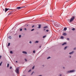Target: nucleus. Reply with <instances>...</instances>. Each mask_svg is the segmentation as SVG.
I'll return each mask as SVG.
<instances>
[{
  "instance_id": "obj_27",
  "label": "nucleus",
  "mask_w": 76,
  "mask_h": 76,
  "mask_svg": "<svg viewBox=\"0 0 76 76\" xmlns=\"http://www.w3.org/2000/svg\"><path fill=\"white\" fill-rule=\"evenodd\" d=\"M34 29H32V30H31V31H34Z\"/></svg>"
},
{
  "instance_id": "obj_1",
  "label": "nucleus",
  "mask_w": 76,
  "mask_h": 76,
  "mask_svg": "<svg viewBox=\"0 0 76 76\" xmlns=\"http://www.w3.org/2000/svg\"><path fill=\"white\" fill-rule=\"evenodd\" d=\"M74 19H75V17L74 16L72 17L70 20L69 22H72V21H73L74 20Z\"/></svg>"
},
{
  "instance_id": "obj_30",
  "label": "nucleus",
  "mask_w": 76,
  "mask_h": 76,
  "mask_svg": "<svg viewBox=\"0 0 76 76\" xmlns=\"http://www.w3.org/2000/svg\"><path fill=\"white\" fill-rule=\"evenodd\" d=\"M31 70H29L28 71V72H31Z\"/></svg>"
},
{
  "instance_id": "obj_20",
  "label": "nucleus",
  "mask_w": 76,
  "mask_h": 76,
  "mask_svg": "<svg viewBox=\"0 0 76 76\" xmlns=\"http://www.w3.org/2000/svg\"><path fill=\"white\" fill-rule=\"evenodd\" d=\"M2 64V62H1L0 63V66H1Z\"/></svg>"
},
{
  "instance_id": "obj_10",
  "label": "nucleus",
  "mask_w": 76,
  "mask_h": 76,
  "mask_svg": "<svg viewBox=\"0 0 76 76\" xmlns=\"http://www.w3.org/2000/svg\"><path fill=\"white\" fill-rule=\"evenodd\" d=\"M66 44V42H65L64 43L62 44V45H65Z\"/></svg>"
},
{
  "instance_id": "obj_29",
  "label": "nucleus",
  "mask_w": 76,
  "mask_h": 76,
  "mask_svg": "<svg viewBox=\"0 0 76 76\" xmlns=\"http://www.w3.org/2000/svg\"><path fill=\"white\" fill-rule=\"evenodd\" d=\"M22 31V29H21V28L20 29V31Z\"/></svg>"
},
{
  "instance_id": "obj_7",
  "label": "nucleus",
  "mask_w": 76,
  "mask_h": 76,
  "mask_svg": "<svg viewBox=\"0 0 76 76\" xmlns=\"http://www.w3.org/2000/svg\"><path fill=\"white\" fill-rule=\"evenodd\" d=\"M74 52H75L74 51H72V52L69 53V54H72L74 53Z\"/></svg>"
},
{
  "instance_id": "obj_50",
  "label": "nucleus",
  "mask_w": 76,
  "mask_h": 76,
  "mask_svg": "<svg viewBox=\"0 0 76 76\" xmlns=\"http://www.w3.org/2000/svg\"><path fill=\"white\" fill-rule=\"evenodd\" d=\"M43 66H44V65H43Z\"/></svg>"
},
{
  "instance_id": "obj_14",
  "label": "nucleus",
  "mask_w": 76,
  "mask_h": 76,
  "mask_svg": "<svg viewBox=\"0 0 76 76\" xmlns=\"http://www.w3.org/2000/svg\"><path fill=\"white\" fill-rule=\"evenodd\" d=\"M61 39H64V37L63 36L61 37Z\"/></svg>"
},
{
  "instance_id": "obj_19",
  "label": "nucleus",
  "mask_w": 76,
  "mask_h": 76,
  "mask_svg": "<svg viewBox=\"0 0 76 76\" xmlns=\"http://www.w3.org/2000/svg\"><path fill=\"white\" fill-rule=\"evenodd\" d=\"M10 53L11 54H13V52H12V51H10Z\"/></svg>"
},
{
  "instance_id": "obj_3",
  "label": "nucleus",
  "mask_w": 76,
  "mask_h": 76,
  "mask_svg": "<svg viewBox=\"0 0 76 76\" xmlns=\"http://www.w3.org/2000/svg\"><path fill=\"white\" fill-rule=\"evenodd\" d=\"M73 72H74V70L68 71L67 72V73H73Z\"/></svg>"
},
{
  "instance_id": "obj_44",
  "label": "nucleus",
  "mask_w": 76,
  "mask_h": 76,
  "mask_svg": "<svg viewBox=\"0 0 76 76\" xmlns=\"http://www.w3.org/2000/svg\"><path fill=\"white\" fill-rule=\"evenodd\" d=\"M69 57H70V58H71V56H70Z\"/></svg>"
},
{
  "instance_id": "obj_15",
  "label": "nucleus",
  "mask_w": 76,
  "mask_h": 76,
  "mask_svg": "<svg viewBox=\"0 0 76 76\" xmlns=\"http://www.w3.org/2000/svg\"><path fill=\"white\" fill-rule=\"evenodd\" d=\"M46 36L45 35V36H43V38H45V37H46Z\"/></svg>"
},
{
  "instance_id": "obj_5",
  "label": "nucleus",
  "mask_w": 76,
  "mask_h": 76,
  "mask_svg": "<svg viewBox=\"0 0 76 76\" xmlns=\"http://www.w3.org/2000/svg\"><path fill=\"white\" fill-rule=\"evenodd\" d=\"M10 10V9L9 8L7 9V8H6L5 9V12H6V11H7V10Z\"/></svg>"
},
{
  "instance_id": "obj_12",
  "label": "nucleus",
  "mask_w": 76,
  "mask_h": 76,
  "mask_svg": "<svg viewBox=\"0 0 76 76\" xmlns=\"http://www.w3.org/2000/svg\"><path fill=\"white\" fill-rule=\"evenodd\" d=\"M67 30V28H64V31H66Z\"/></svg>"
},
{
  "instance_id": "obj_31",
  "label": "nucleus",
  "mask_w": 76,
  "mask_h": 76,
  "mask_svg": "<svg viewBox=\"0 0 76 76\" xmlns=\"http://www.w3.org/2000/svg\"><path fill=\"white\" fill-rule=\"evenodd\" d=\"M67 40H68V41H69V40H70V39H69V38H67Z\"/></svg>"
},
{
  "instance_id": "obj_25",
  "label": "nucleus",
  "mask_w": 76,
  "mask_h": 76,
  "mask_svg": "<svg viewBox=\"0 0 76 76\" xmlns=\"http://www.w3.org/2000/svg\"><path fill=\"white\" fill-rule=\"evenodd\" d=\"M34 67H35V66H33V67L32 68V69H34Z\"/></svg>"
},
{
  "instance_id": "obj_22",
  "label": "nucleus",
  "mask_w": 76,
  "mask_h": 76,
  "mask_svg": "<svg viewBox=\"0 0 76 76\" xmlns=\"http://www.w3.org/2000/svg\"><path fill=\"white\" fill-rule=\"evenodd\" d=\"M10 43H9L8 45V46H10Z\"/></svg>"
},
{
  "instance_id": "obj_23",
  "label": "nucleus",
  "mask_w": 76,
  "mask_h": 76,
  "mask_svg": "<svg viewBox=\"0 0 76 76\" xmlns=\"http://www.w3.org/2000/svg\"><path fill=\"white\" fill-rule=\"evenodd\" d=\"M66 48H67V46L65 47L64 48V50H66Z\"/></svg>"
},
{
  "instance_id": "obj_17",
  "label": "nucleus",
  "mask_w": 76,
  "mask_h": 76,
  "mask_svg": "<svg viewBox=\"0 0 76 76\" xmlns=\"http://www.w3.org/2000/svg\"><path fill=\"white\" fill-rule=\"evenodd\" d=\"M39 41H36V42H35L36 43H38V42H39Z\"/></svg>"
},
{
  "instance_id": "obj_40",
  "label": "nucleus",
  "mask_w": 76,
  "mask_h": 76,
  "mask_svg": "<svg viewBox=\"0 0 76 76\" xmlns=\"http://www.w3.org/2000/svg\"><path fill=\"white\" fill-rule=\"evenodd\" d=\"M34 26H32V28H34Z\"/></svg>"
},
{
  "instance_id": "obj_4",
  "label": "nucleus",
  "mask_w": 76,
  "mask_h": 76,
  "mask_svg": "<svg viewBox=\"0 0 76 76\" xmlns=\"http://www.w3.org/2000/svg\"><path fill=\"white\" fill-rule=\"evenodd\" d=\"M23 7H18L16 8V9H19H19H22V8H23Z\"/></svg>"
},
{
  "instance_id": "obj_2",
  "label": "nucleus",
  "mask_w": 76,
  "mask_h": 76,
  "mask_svg": "<svg viewBox=\"0 0 76 76\" xmlns=\"http://www.w3.org/2000/svg\"><path fill=\"white\" fill-rule=\"evenodd\" d=\"M15 72L16 73H18V74H19V69H18V68H17V69H16L15 70Z\"/></svg>"
},
{
  "instance_id": "obj_9",
  "label": "nucleus",
  "mask_w": 76,
  "mask_h": 76,
  "mask_svg": "<svg viewBox=\"0 0 76 76\" xmlns=\"http://www.w3.org/2000/svg\"><path fill=\"white\" fill-rule=\"evenodd\" d=\"M38 26H39L38 27V28H41V25L39 24Z\"/></svg>"
},
{
  "instance_id": "obj_16",
  "label": "nucleus",
  "mask_w": 76,
  "mask_h": 76,
  "mask_svg": "<svg viewBox=\"0 0 76 76\" xmlns=\"http://www.w3.org/2000/svg\"><path fill=\"white\" fill-rule=\"evenodd\" d=\"M9 39H12V37L11 36H9Z\"/></svg>"
},
{
  "instance_id": "obj_43",
  "label": "nucleus",
  "mask_w": 76,
  "mask_h": 76,
  "mask_svg": "<svg viewBox=\"0 0 76 76\" xmlns=\"http://www.w3.org/2000/svg\"><path fill=\"white\" fill-rule=\"evenodd\" d=\"M41 46H39V48H41Z\"/></svg>"
},
{
  "instance_id": "obj_41",
  "label": "nucleus",
  "mask_w": 76,
  "mask_h": 76,
  "mask_svg": "<svg viewBox=\"0 0 76 76\" xmlns=\"http://www.w3.org/2000/svg\"><path fill=\"white\" fill-rule=\"evenodd\" d=\"M60 76H62V75H61V74H60Z\"/></svg>"
},
{
  "instance_id": "obj_34",
  "label": "nucleus",
  "mask_w": 76,
  "mask_h": 76,
  "mask_svg": "<svg viewBox=\"0 0 76 76\" xmlns=\"http://www.w3.org/2000/svg\"><path fill=\"white\" fill-rule=\"evenodd\" d=\"M11 15V13H10L8 14V15Z\"/></svg>"
},
{
  "instance_id": "obj_18",
  "label": "nucleus",
  "mask_w": 76,
  "mask_h": 76,
  "mask_svg": "<svg viewBox=\"0 0 76 76\" xmlns=\"http://www.w3.org/2000/svg\"><path fill=\"white\" fill-rule=\"evenodd\" d=\"M49 58H50V56H49L47 58V59L48 60V59H49Z\"/></svg>"
},
{
  "instance_id": "obj_45",
  "label": "nucleus",
  "mask_w": 76,
  "mask_h": 76,
  "mask_svg": "<svg viewBox=\"0 0 76 76\" xmlns=\"http://www.w3.org/2000/svg\"><path fill=\"white\" fill-rule=\"evenodd\" d=\"M45 29H43V30H44V31H45Z\"/></svg>"
},
{
  "instance_id": "obj_8",
  "label": "nucleus",
  "mask_w": 76,
  "mask_h": 76,
  "mask_svg": "<svg viewBox=\"0 0 76 76\" xmlns=\"http://www.w3.org/2000/svg\"><path fill=\"white\" fill-rule=\"evenodd\" d=\"M63 35H64V36H66L67 35V34H66V33H64L63 34Z\"/></svg>"
},
{
  "instance_id": "obj_21",
  "label": "nucleus",
  "mask_w": 76,
  "mask_h": 76,
  "mask_svg": "<svg viewBox=\"0 0 76 76\" xmlns=\"http://www.w3.org/2000/svg\"><path fill=\"white\" fill-rule=\"evenodd\" d=\"M72 31H75V28H72Z\"/></svg>"
},
{
  "instance_id": "obj_37",
  "label": "nucleus",
  "mask_w": 76,
  "mask_h": 76,
  "mask_svg": "<svg viewBox=\"0 0 76 76\" xmlns=\"http://www.w3.org/2000/svg\"><path fill=\"white\" fill-rule=\"evenodd\" d=\"M24 30H26V28H25L24 29Z\"/></svg>"
},
{
  "instance_id": "obj_11",
  "label": "nucleus",
  "mask_w": 76,
  "mask_h": 76,
  "mask_svg": "<svg viewBox=\"0 0 76 76\" xmlns=\"http://www.w3.org/2000/svg\"><path fill=\"white\" fill-rule=\"evenodd\" d=\"M22 53L24 54H27L26 52L25 51H23Z\"/></svg>"
},
{
  "instance_id": "obj_39",
  "label": "nucleus",
  "mask_w": 76,
  "mask_h": 76,
  "mask_svg": "<svg viewBox=\"0 0 76 76\" xmlns=\"http://www.w3.org/2000/svg\"><path fill=\"white\" fill-rule=\"evenodd\" d=\"M1 56H0V59H1Z\"/></svg>"
},
{
  "instance_id": "obj_35",
  "label": "nucleus",
  "mask_w": 76,
  "mask_h": 76,
  "mask_svg": "<svg viewBox=\"0 0 76 76\" xmlns=\"http://www.w3.org/2000/svg\"><path fill=\"white\" fill-rule=\"evenodd\" d=\"M48 31H49L48 30H46V32H48Z\"/></svg>"
},
{
  "instance_id": "obj_38",
  "label": "nucleus",
  "mask_w": 76,
  "mask_h": 76,
  "mask_svg": "<svg viewBox=\"0 0 76 76\" xmlns=\"http://www.w3.org/2000/svg\"><path fill=\"white\" fill-rule=\"evenodd\" d=\"M29 43H30V44H31V41H30V42H29Z\"/></svg>"
},
{
  "instance_id": "obj_46",
  "label": "nucleus",
  "mask_w": 76,
  "mask_h": 76,
  "mask_svg": "<svg viewBox=\"0 0 76 76\" xmlns=\"http://www.w3.org/2000/svg\"><path fill=\"white\" fill-rule=\"evenodd\" d=\"M3 10L4 11V9H3Z\"/></svg>"
},
{
  "instance_id": "obj_13",
  "label": "nucleus",
  "mask_w": 76,
  "mask_h": 76,
  "mask_svg": "<svg viewBox=\"0 0 76 76\" xmlns=\"http://www.w3.org/2000/svg\"><path fill=\"white\" fill-rule=\"evenodd\" d=\"M9 67V64H7V67Z\"/></svg>"
},
{
  "instance_id": "obj_48",
  "label": "nucleus",
  "mask_w": 76,
  "mask_h": 76,
  "mask_svg": "<svg viewBox=\"0 0 76 76\" xmlns=\"http://www.w3.org/2000/svg\"><path fill=\"white\" fill-rule=\"evenodd\" d=\"M23 76H26V75H24Z\"/></svg>"
},
{
  "instance_id": "obj_24",
  "label": "nucleus",
  "mask_w": 76,
  "mask_h": 76,
  "mask_svg": "<svg viewBox=\"0 0 76 76\" xmlns=\"http://www.w3.org/2000/svg\"><path fill=\"white\" fill-rule=\"evenodd\" d=\"M34 73V72H32L31 74V75H33V73Z\"/></svg>"
},
{
  "instance_id": "obj_26",
  "label": "nucleus",
  "mask_w": 76,
  "mask_h": 76,
  "mask_svg": "<svg viewBox=\"0 0 76 76\" xmlns=\"http://www.w3.org/2000/svg\"><path fill=\"white\" fill-rule=\"evenodd\" d=\"M33 53H35V51L34 50L33 51Z\"/></svg>"
},
{
  "instance_id": "obj_42",
  "label": "nucleus",
  "mask_w": 76,
  "mask_h": 76,
  "mask_svg": "<svg viewBox=\"0 0 76 76\" xmlns=\"http://www.w3.org/2000/svg\"><path fill=\"white\" fill-rule=\"evenodd\" d=\"M16 63H18V61H16Z\"/></svg>"
},
{
  "instance_id": "obj_6",
  "label": "nucleus",
  "mask_w": 76,
  "mask_h": 76,
  "mask_svg": "<svg viewBox=\"0 0 76 76\" xmlns=\"http://www.w3.org/2000/svg\"><path fill=\"white\" fill-rule=\"evenodd\" d=\"M48 28V26H46L44 27H43V29H46V28Z\"/></svg>"
},
{
  "instance_id": "obj_47",
  "label": "nucleus",
  "mask_w": 76,
  "mask_h": 76,
  "mask_svg": "<svg viewBox=\"0 0 76 76\" xmlns=\"http://www.w3.org/2000/svg\"><path fill=\"white\" fill-rule=\"evenodd\" d=\"M63 69H64V67H63Z\"/></svg>"
},
{
  "instance_id": "obj_36",
  "label": "nucleus",
  "mask_w": 76,
  "mask_h": 76,
  "mask_svg": "<svg viewBox=\"0 0 76 76\" xmlns=\"http://www.w3.org/2000/svg\"><path fill=\"white\" fill-rule=\"evenodd\" d=\"M74 50H76V48H74Z\"/></svg>"
},
{
  "instance_id": "obj_49",
  "label": "nucleus",
  "mask_w": 76,
  "mask_h": 76,
  "mask_svg": "<svg viewBox=\"0 0 76 76\" xmlns=\"http://www.w3.org/2000/svg\"><path fill=\"white\" fill-rule=\"evenodd\" d=\"M10 10H12V9H10Z\"/></svg>"
},
{
  "instance_id": "obj_32",
  "label": "nucleus",
  "mask_w": 76,
  "mask_h": 76,
  "mask_svg": "<svg viewBox=\"0 0 76 76\" xmlns=\"http://www.w3.org/2000/svg\"><path fill=\"white\" fill-rule=\"evenodd\" d=\"M25 60L26 61H27V60H26V59L25 58Z\"/></svg>"
},
{
  "instance_id": "obj_28",
  "label": "nucleus",
  "mask_w": 76,
  "mask_h": 76,
  "mask_svg": "<svg viewBox=\"0 0 76 76\" xmlns=\"http://www.w3.org/2000/svg\"><path fill=\"white\" fill-rule=\"evenodd\" d=\"M21 35H19V38H21Z\"/></svg>"
},
{
  "instance_id": "obj_33",
  "label": "nucleus",
  "mask_w": 76,
  "mask_h": 76,
  "mask_svg": "<svg viewBox=\"0 0 76 76\" xmlns=\"http://www.w3.org/2000/svg\"><path fill=\"white\" fill-rule=\"evenodd\" d=\"M12 68V66H10V69H11Z\"/></svg>"
}]
</instances>
